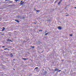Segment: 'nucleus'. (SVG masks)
<instances>
[{
  "label": "nucleus",
  "mask_w": 76,
  "mask_h": 76,
  "mask_svg": "<svg viewBox=\"0 0 76 76\" xmlns=\"http://www.w3.org/2000/svg\"><path fill=\"white\" fill-rule=\"evenodd\" d=\"M58 29H59L60 30H61V29H62V28L61 27L59 26L58 27Z\"/></svg>",
  "instance_id": "f257e3e1"
},
{
  "label": "nucleus",
  "mask_w": 76,
  "mask_h": 76,
  "mask_svg": "<svg viewBox=\"0 0 76 76\" xmlns=\"http://www.w3.org/2000/svg\"><path fill=\"white\" fill-rule=\"evenodd\" d=\"M9 6H10V7H15V4H11V5H9Z\"/></svg>",
  "instance_id": "f03ea898"
},
{
  "label": "nucleus",
  "mask_w": 76,
  "mask_h": 76,
  "mask_svg": "<svg viewBox=\"0 0 76 76\" xmlns=\"http://www.w3.org/2000/svg\"><path fill=\"white\" fill-rule=\"evenodd\" d=\"M62 1H63L62 0H60L59 1V2L58 3V5H59L60 4H61V2H62Z\"/></svg>",
  "instance_id": "7ed1b4c3"
},
{
  "label": "nucleus",
  "mask_w": 76,
  "mask_h": 76,
  "mask_svg": "<svg viewBox=\"0 0 76 76\" xmlns=\"http://www.w3.org/2000/svg\"><path fill=\"white\" fill-rule=\"evenodd\" d=\"M15 22H18V23H19V21L18 20H15Z\"/></svg>",
  "instance_id": "20e7f679"
},
{
  "label": "nucleus",
  "mask_w": 76,
  "mask_h": 76,
  "mask_svg": "<svg viewBox=\"0 0 76 76\" xmlns=\"http://www.w3.org/2000/svg\"><path fill=\"white\" fill-rule=\"evenodd\" d=\"M10 56L11 57H13V55L12 53H11L10 54Z\"/></svg>",
  "instance_id": "39448f33"
},
{
  "label": "nucleus",
  "mask_w": 76,
  "mask_h": 76,
  "mask_svg": "<svg viewBox=\"0 0 76 76\" xmlns=\"http://www.w3.org/2000/svg\"><path fill=\"white\" fill-rule=\"evenodd\" d=\"M2 28L3 29L2 30V31H4L5 30V28L4 27H3Z\"/></svg>",
  "instance_id": "423d86ee"
},
{
  "label": "nucleus",
  "mask_w": 76,
  "mask_h": 76,
  "mask_svg": "<svg viewBox=\"0 0 76 76\" xmlns=\"http://www.w3.org/2000/svg\"><path fill=\"white\" fill-rule=\"evenodd\" d=\"M57 70H58V69H54V71H55V72H56V71H57Z\"/></svg>",
  "instance_id": "0eeeda50"
},
{
  "label": "nucleus",
  "mask_w": 76,
  "mask_h": 76,
  "mask_svg": "<svg viewBox=\"0 0 76 76\" xmlns=\"http://www.w3.org/2000/svg\"><path fill=\"white\" fill-rule=\"evenodd\" d=\"M23 3H24V2H20V4H21V5H22Z\"/></svg>",
  "instance_id": "6e6552de"
},
{
  "label": "nucleus",
  "mask_w": 76,
  "mask_h": 76,
  "mask_svg": "<svg viewBox=\"0 0 76 76\" xmlns=\"http://www.w3.org/2000/svg\"><path fill=\"white\" fill-rule=\"evenodd\" d=\"M23 60H28V58H22Z\"/></svg>",
  "instance_id": "1a4fd4ad"
},
{
  "label": "nucleus",
  "mask_w": 76,
  "mask_h": 76,
  "mask_svg": "<svg viewBox=\"0 0 76 76\" xmlns=\"http://www.w3.org/2000/svg\"><path fill=\"white\" fill-rule=\"evenodd\" d=\"M69 35L70 36V37H72L73 36V34H69Z\"/></svg>",
  "instance_id": "9d476101"
},
{
  "label": "nucleus",
  "mask_w": 76,
  "mask_h": 76,
  "mask_svg": "<svg viewBox=\"0 0 76 76\" xmlns=\"http://www.w3.org/2000/svg\"><path fill=\"white\" fill-rule=\"evenodd\" d=\"M36 11L37 12H40V10H36Z\"/></svg>",
  "instance_id": "9b49d317"
},
{
  "label": "nucleus",
  "mask_w": 76,
  "mask_h": 76,
  "mask_svg": "<svg viewBox=\"0 0 76 76\" xmlns=\"http://www.w3.org/2000/svg\"><path fill=\"white\" fill-rule=\"evenodd\" d=\"M19 0H15V1H16V2H17V1H19Z\"/></svg>",
  "instance_id": "f8f14e48"
},
{
  "label": "nucleus",
  "mask_w": 76,
  "mask_h": 76,
  "mask_svg": "<svg viewBox=\"0 0 76 76\" xmlns=\"http://www.w3.org/2000/svg\"><path fill=\"white\" fill-rule=\"evenodd\" d=\"M49 33H46L45 34V35H48V34Z\"/></svg>",
  "instance_id": "ddd939ff"
},
{
  "label": "nucleus",
  "mask_w": 76,
  "mask_h": 76,
  "mask_svg": "<svg viewBox=\"0 0 76 76\" xmlns=\"http://www.w3.org/2000/svg\"><path fill=\"white\" fill-rule=\"evenodd\" d=\"M57 1H58V0L54 2V3H56V2H57Z\"/></svg>",
  "instance_id": "4468645a"
},
{
  "label": "nucleus",
  "mask_w": 76,
  "mask_h": 76,
  "mask_svg": "<svg viewBox=\"0 0 76 76\" xmlns=\"http://www.w3.org/2000/svg\"><path fill=\"white\" fill-rule=\"evenodd\" d=\"M38 69V67H36L35 69H34V70H35V69Z\"/></svg>",
  "instance_id": "2eb2a0df"
},
{
  "label": "nucleus",
  "mask_w": 76,
  "mask_h": 76,
  "mask_svg": "<svg viewBox=\"0 0 76 76\" xmlns=\"http://www.w3.org/2000/svg\"><path fill=\"white\" fill-rule=\"evenodd\" d=\"M10 39H8L7 40V41H10Z\"/></svg>",
  "instance_id": "dca6fc26"
},
{
  "label": "nucleus",
  "mask_w": 76,
  "mask_h": 76,
  "mask_svg": "<svg viewBox=\"0 0 76 76\" xmlns=\"http://www.w3.org/2000/svg\"><path fill=\"white\" fill-rule=\"evenodd\" d=\"M39 31H41V32H42V30H39Z\"/></svg>",
  "instance_id": "f3484780"
},
{
  "label": "nucleus",
  "mask_w": 76,
  "mask_h": 76,
  "mask_svg": "<svg viewBox=\"0 0 76 76\" xmlns=\"http://www.w3.org/2000/svg\"><path fill=\"white\" fill-rule=\"evenodd\" d=\"M7 49H8V48H5V49H4V50H7Z\"/></svg>",
  "instance_id": "a211bd4d"
},
{
  "label": "nucleus",
  "mask_w": 76,
  "mask_h": 76,
  "mask_svg": "<svg viewBox=\"0 0 76 76\" xmlns=\"http://www.w3.org/2000/svg\"><path fill=\"white\" fill-rule=\"evenodd\" d=\"M51 21V20H47V22H49V21Z\"/></svg>",
  "instance_id": "6ab92c4d"
},
{
  "label": "nucleus",
  "mask_w": 76,
  "mask_h": 76,
  "mask_svg": "<svg viewBox=\"0 0 76 76\" xmlns=\"http://www.w3.org/2000/svg\"><path fill=\"white\" fill-rule=\"evenodd\" d=\"M31 47L32 48H35V47L34 46H31Z\"/></svg>",
  "instance_id": "aec40b11"
},
{
  "label": "nucleus",
  "mask_w": 76,
  "mask_h": 76,
  "mask_svg": "<svg viewBox=\"0 0 76 76\" xmlns=\"http://www.w3.org/2000/svg\"><path fill=\"white\" fill-rule=\"evenodd\" d=\"M69 16V15H65V16Z\"/></svg>",
  "instance_id": "412c9836"
},
{
  "label": "nucleus",
  "mask_w": 76,
  "mask_h": 76,
  "mask_svg": "<svg viewBox=\"0 0 76 76\" xmlns=\"http://www.w3.org/2000/svg\"><path fill=\"white\" fill-rule=\"evenodd\" d=\"M5 47V46H4L2 47V48H4Z\"/></svg>",
  "instance_id": "4be33fe9"
},
{
  "label": "nucleus",
  "mask_w": 76,
  "mask_h": 76,
  "mask_svg": "<svg viewBox=\"0 0 76 76\" xmlns=\"http://www.w3.org/2000/svg\"><path fill=\"white\" fill-rule=\"evenodd\" d=\"M61 70H59V71H58V72H61Z\"/></svg>",
  "instance_id": "5701e85b"
},
{
  "label": "nucleus",
  "mask_w": 76,
  "mask_h": 76,
  "mask_svg": "<svg viewBox=\"0 0 76 76\" xmlns=\"http://www.w3.org/2000/svg\"><path fill=\"white\" fill-rule=\"evenodd\" d=\"M23 1H20V3H22Z\"/></svg>",
  "instance_id": "b1692460"
},
{
  "label": "nucleus",
  "mask_w": 76,
  "mask_h": 76,
  "mask_svg": "<svg viewBox=\"0 0 76 76\" xmlns=\"http://www.w3.org/2000/svg\"><path fill=\"white\" fill-rule=\"evenodd\" d=\"M10 41H11V42H12V41H11V40H10Z\"/></svg>",
  "instance_id": "393cba45"
},
{
  "label": "nucleus",
  "mask_w": 76,
  "mask_h": 76,
  "mask_svg": "<svg viewBox=\"0 0 76 76\" xmlns=\"http://www.w3.org/2000/svg\"><path fill=\"white\" fill-rule=\"evenodd\" d=\"M74 8H75V9H76V7H74Z\"/></svg>",
  "instance_id": "a878e982"
},
{
  "label": "nucleus",
  "mask_w": 76,
  "mask_h": 76,
  "mask_svg": "<svg viewBox=\"0 0 76 76\" xmlns=\"http://www.w3.org/2000/svg\"><path fill=\"white\" fill-rule=\"evenodd\" d=\"M13 60H15V59H13Z\"/></svg>",
  "instance_id": "bb28decb"
},
{
  "label": "nucleus",
  "mask_w": 76,
  "mask_h": 76,
  "mask_svg": "<svg viewBox=\"0 0 76 76\" xmlns=\"http://www.w3.org/2000/svg\"><path fill=\"white\" fill-rule=\"evenodd\" d=\"M35 23V24H36V23Z\"/></svg>",
  "instance_id": "cd10ccee"
},
{
  "label": "nucleus",
  "mask_w": 76,
  "mask_h": 76,
  "mask_svg": "<svg viewBox=\"0 0 76 76\" xmlns=\"http://www.w3.org/2000/svg\"><path fill=\"white\" fill-rule=\"evenodd\" d=\"M47 32V31H46L45 32V33H46Z\"/></svg>",
  "instance_id": "c85d7f7f"
},
{
  "label": "nucleus",
  "mask_w": 76,
  "mask_h": 76,
  "mask_svg": "<svg viewBox=\"0 0 76 76\" xmlns=\"http://www.w3.org/2000/svg\"><path fill=\"white\" fill-rule=\"evenodd\" d=\"M8 0H6L5 1H7Z\"/></svg>",
  "instance_id": "c756f323"
},
{
  "label": "nucleus",
  "mask_w": 76,
  "mask_h": 76,
  "mask_svg": "<svg viewBox=\"0 0 76 76\" xmlns=\"http://www.w3.org/2000/svg\"><path fill=\"white\" fill-rule=\"evenodd\" d=\"M13 70H15V69H13Z\"/></svg>",
  "instance_id": "7c9ffc66"
},
{
  "label": "nucleus",
  "mask_w": 76,
  "mask_h": 76,
  "mask_svg": "<svg viewBox=\"0 0 76 76\" xmlns=\"http://www.w3.org/2000/svg\"><path fill=\"white\" fill-rule=\"evenodd\" d=\"M3 35H4V34H3Z\"/></svg>",
  "instance_id": "2f4dec72"
}]
</instances>
